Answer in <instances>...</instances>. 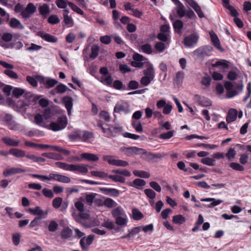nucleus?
<instances>
[{
    "label": "nucleus",
    "instance_id": "nucleus-45",
    "mask_svg": "<svg viewBox=\"0 0 251 251\" xmlns=\"http://www.w3.org/2000/svg\"><path fill=\"white\" fill-rule=\"evenodd\" d=\"M183 25L182 22L179 20H176L173 24V27L175 31L178 33L180 32L181 29L183 27Z\"/></svg>",
    "mask_w": 251,
    "mask_h": 251
},
{
    "label": "nucleus",
    "instance_id": "nucleus-29",
    "mask_svg": "<svg viewBox=\"0 0 251 251\" xmlns=\"http://www.w3.org/2000/svg\"><path fill=\"white\" fill-rule=\"evenodd\" d=\"M73 235V231L69 227L63 229L61 233V236L62 239H68Z\"/></svg>",
    "mask_w": 251,
    "mask_h": 251
},
{
    "label": "nucleus",
    "instance_id": "nucleus-52",
    "mask_svg": "<svg viewBox=\"0 0 251 251\" xmlns=\"http://www.w3.org/2000/svg\"><path fill=\"white\" fill-rule=\"evenodd\" d=\"M48 22L50 24L55 25L60 22V19L57 15H52L48 18Z\"/></svg>",
    "mask_w": 251,
    "mask_h": 251
},
{
    "label": "nucleus",
    "instance_id": "nucleus-27",
    "mask_svg": "<svg viewBox=\"0 0 251 251\" xmlns=\"http://www.w3.org/2000/svg\"><path fill=\"white\" fill-rule=\"evenodd\" d=\"M10 26L13 28H19L22 29L24 26L22 25L19 20L16 18H12L10 21Z\"/></svg>",
    "mask_w": 251,
    "mask_h": 251
},
{
    "label": "nucleus",
    "instance_id": "nucleus-20",
    "mask_svg": "<svg viewBox=\"0 0 251 251\" xmlns=\"http://www.w3.org/2000/svg\"><path fill=\"white\" fill-rule=\"evenodd\" d=\"M114 112L116 113L124 112L125 113L127 114L130 112V110L128 106L117 103L114 107Z\"/></svg>",
    "mask_w": 251,
    "mask_h": 251
},
{
    "label": "nucleus",
    "instance_id": "nucleus-31",
    "mask_svg": "<svg viewBox=\"0 0 251 251\" xmlns=\"http://www.w3.org/2000/svg\"><path fill=\"white\" fill-rule=\"evenodd\" d=\"M211 41L212 42L214 46L218 49L221 48L220 41L217 35L213 32H210Z\"/></svg>",
    "mask_w": 251,
    "mask_h": 251
},
{
    "label": "nucleus",
    "instance_id": "nucleus-61",
    "mask_svg": "<svg viewBox=\"0 0 251 251\" xmlns=\"http://www.w3.org/2000/svg\"><path fill=\"white\" fill-rule=\"evenodd\" d=\"M42 193L44 196L47 198L51 199L54 197V194L52 190L48 188H44L42 190Z\"/></svg>",
    "mask_w": 251,
    "mask_h": 251
},
{
    "label": "nucleus",
    "instance_id": "nucleus-3",
    "mask_svg": "<svg viewBox=\"0 0 251 251\" xmlns=\"http://www.w3.org/2000/svg\"><path fill=\"white\" fill-rule=\"evenodd\" d=\"M93 137V132L80 130H76L72 134L69 135V138L72 140H75L76 139H80L84 142Z\"/></svg>",
    "mask_w": 251,
    "mask_h": 251
},
{
    "label": "nucleus",
    "instance_id": "nucleus-22",
    "mask_svg": "<svg viewBox=\"0 0 251 251\" xmlns=\"http://www.w3.org/2000/svg\"><path fill=\"white\" fill-rule=\"evenodd\" d=\"M55 164L57 167L60 169L65 171H70L73 172L74 164H69L62 162H55Z\"/></svg>",
    "mask_w": 251,
    "mask_h": 251
},
{
    "label": "nucleus",
    "instance_id": "nucleus-35",
    "mask_svg": "<svg viewBox=\"0 0 251 251\" xmlns=\"http://www.w3.org/2000/svg\"><path fill=\"white\" fill-rule=\"evenodd\" d=\"M133 174L138 177L147 178L150 176V174L146 171L140 170H135L133 172Z\"/></svg>",
    "mask_w": 251,
    "mask_h": 251
},
{
    "label": "nucleus",
    "instance_id": "nucleus-59",
    "mask_svg": "<svg viewBox=\"0 0 251 251\" xmlns=\"http://www.w3.org/2000/svg\"><path fill=\"white\" fill-rule=\"evenodd\" d=\"M129 163L126 161L120 160V159H115L113 165L118 167H126L128 166Z\"/></svg>",
    "mask_w": 251,
    "mask_h": 251
},
{
    "label": "nucleus",
    "instance_id": "nucleus-28",
    "mask_svg": "<svg viewBox=\"0 0 251 251\" xmlns=\"http://www.w3.org/2000/svg\"><path fill=\"white\" fill-rule=\"evenodd\" d=\"M38 75H39L36 76L27 75L26 77V80L32 87H36L38 86L37 81H38V78L37 76Z\"/></svg>",
    "mask_w": 251,
    "mask_h": 251
},
{
    "label": "nucleus",
    "instance_id": "nucleus-26",
    "mask_svg": "<svg viewBox=\"0 0 251 251\" xmlns=\"http://www.w3.org/2000/svg\"><path fill=\"white\" fill-rule=\"evenodd\" d=\"M73 216L74 219L78 223L80 222V219L87 220L89 218V215L87 213L84 212V211L79 212L78 215L73 214Z\"/></svg>",
    "mask_w": 251,
    "mask_h": 251
},
{
    "label": "nucleus",
    "instance_id": "nucleus-10",
    "mask_svg": "<svg viewBox=\"0 0 251 251\" xmlns=\"http://www.w3.org/2000/svg\"><path fill=\"white\" fill-rule=\"evenodd\" d=\"M37 77L38 78V81L39 83L43 84L44 86L48 89L53 87L57 83V81L55 79H46L45 77L40 75H38Z\"/></svg>",
    "mask_w": 251,
    "mask_h": 251
},
{
    "label": "nucleus",
    "instance_id": "nucleus-21",
    "mask_svg": "<svg viewBox=\"0 0 251 251\" xmlns=\"http://www.w3.org/2000/svg\"><path fill=\"white\" fill-rule=\"evenodd\" d=\"M225 87L226 90V97L227 98H231L235 96H236L237 94V91H233L232 94H229L230 90L233 89V85L231 82L226 81L225 83Z\"/></svg>",
    "mask_w": 251,
    "mask_h": 251
},
{
    "label": "nucleus",
    "instance_id": "nucleus-18",
    "mask_svg": "<svg viewBox=\"0 0 251 251\" xmlns=\"http://www.w3.org/2000/svg\"><path fill=\"white\" fill-rule=\"evenodd\" d=\"M2 140L5 144L11 147H18L20 142L18 140H14L7 137H3Z\"/></svg>",
    "mask_w": 251,
    "mask_h": 251
},
{
    "label": "nucleus",
    "instance_id": "nucleus-44",
    "mask_svg": "<svg viewBox=\"0 0 251 251\" xmlns=\"http://www.w3.org/2000/svg\"><path fill=\"white\" fill-rule=\"evenodd\" d=\"M133 218L135 220H140L143 218L142 213L137 208H133L132 211Z\"/></svg>",
    "mask_w": 251,
    "mask_h": 251
},
{
    "label": "nucleus",
    "instance_id": "nucleus-42",
    "mask_svg": "<svg viewBox=\"0 0 251 251\" xmlns=\"http://www.w3.org/2000/svg\"><path fill=\"white\" fill-rule=\"evenodd\" d=\"M25 90L20 88H13L12 91V95L16 98H19L25 93Z\"/></svg>",
    "mask_w": 251,
    "mask_h": 251
},
{
    "label": "nucleus",
    "instance_id": "nucleus-62",
    "mask_svg": "<svg viewBox=\"0 0 251 251\" xmlns=\"http://www.w3.org/2000/svg\"><path fill=\"white\" fill-rule=\"evenodd\" d=\"M145 194L151 199H154L156 196V193L151 189H146L144 190Z\"/></svg>",
    "mask_w": 251,
    "mask_h": 251
},
{
    "label": "nucleus",
    "instance_id": "nucleus-40",
    "mask_svg": "<svg viewBox=\"0 0 251 251\" xmlns=\"http://www.w3.org/2000/svg\"><path fill=\"white\" fill-rule=\"evenodd\" d=\"M115 222L117 225L122 227L126 226V225L127 220V218H126V216H121L116 218V219H115Z\"/></svg>",
    "mask_w": 251,
    "mask_h": 251
},
{
    "label": "nucleus",
    "instance_id": "nucleus-16",
    "mask_svg": "<svg viewBox=\"0 0 251 251\" xmlns=\"http://www.w3.org/2000/svg\"><path fill=\"white\" fill-rule=\"evenodd\" d=\"M238 112L236 109H230L228 112L226 121L228 123L235 121L237 119Z\"/></svg>",
    "mask_w": 251,
    "mask_h": 251
},
{
    "label": "nucleus",
    "instance_id": "nucleus-11",
    "mask_svg": "<svg viewBox=\"0 0 251 251\" xmlns=\"http://www.w3.org/2000/svg\"><path fill=\"white\" fill-rule=\"evenodd\" d=\"M145 67V69L143 71L144 76H147L154 79L155 71L152 64L149 62H146Z\"/></svg>",
    "mask_w": 251,
    "mask_h": 251
},
{
    "label": "nucleus",
    "instance_id": "nucleus-17",
    "mask_svg": "<svg viewBox=\"0 0 251 251\" xmlns=\"http://www.w3.org/2000/svg\"><path fill=\"white\" fill-rule=\"evenodd\" d=\"M126 184L129 186L135 187L137 189H140L139 187H142L146 185V181L143 179L136 178L132 182H126Z\"/></svg>",
    "mask_w": 251,
    "mask_h": 251
},
{
    "label": "nucleus",
    "instance_id": "nucleus-2",
    "mask_svg": "<svg viewBox=\"0 0 251 251\" xmlns=\"http://www.w3.org/2000/svg\"><path fill=\"white\" fill-rule=\"evenodd\" d=\"M29 175L32 177L40 179L42 181L54 180L64 183H68L71 182L70 177L59 174L50 173L49 176L38 174H30Z\"/></svg>",
    "mask_w": 251,
    "mask_h": 251
},
{
    "label": "nucleus",
    "instance_id": "nucleus-4",
    "mask_svg": "<svg viewBox=\"0 0 251 251\" xmlns=\"http://www.w3.org/2000/svg\"><path fill=\"white\" fill-rule=\"evenodd\" d=\"M67 123L66 117H60L58 119L57 122H51L50 124V129L54 131L62 130L66 127Z\"/></svg>",
    "mask_w": 251,
    "mask_h": 251
},
{
    "label": "nucleus",
    "instance_id": "nucleus-41",
    "mask_svg": "<svg viewBox=\"0 0 251 251\" xmlns=\"http://www.w3.org/2000/svg\"><path fill=\"white\" fill-rule=\"evenodd\" d=\"M191 6L197 12L198 16L200 18H201L204 17V14H203L202 11L201 9V8L200 7V6L198 4V3L196 2H195L194 4H193Z\"/></svg>",
    "mask_w": 251,
    "mask_h": 251
},
{
    "label": "nucleus",
    "instance_id": "nucleus-34",
    "mask_svg": "<svg viewBox=\"0 0 251 251\" xmlns=\"http://www.w3.org/2000/svg\"><path fill=\"white\" fill-rule=\"evenodd\" d=\"M25 145L27 147H33V148H45L47 149L49 148L48 145L45 144H39L35 143L33 142L25 141Z\"/></svg>",
    "mask_w": 251,
    "mask_h": 251
},
{
    "label": "nucleus",
    "instance_id": "nucleus-14",
    "mask_svg": "<svg viewBox=\"0 0 251 251\" xmlns=\"http://www.w3.org/2000/svg\"><path fill=\"white\" fill-rule=\"evenodd\" d=\"M25 170L21 168L13 167L5 170L3 174L5 176L25 172Z\"/></svg>",
    "mask_w": 251,
    "mask_h": 251
},
{
    "label": "nucleus",
    "instance_id": "nucleus-7",
    "mask_svg": "<svg viewBox=\"0 0 251 251\" xmlns=\"http://www.w3.org/2000/svg\"><path fill=\"white\" fill-rule=\"evenodd\" d=\"M120 150L124 151L125 154L127 156H130L133 154L147 153V152L141 148L136 147H131L128 148L122 147Z\"/></svg>",
    "mask_w": 251,
    "mask_h": 251
},
{
    "label": "nucleus",
    "instance_id": "nucleus-33",
    "mask_svg": "<svg viewBox=\"0 0 251 251\" xmlns=\"http://www.w3.org/2000/svg\"><path fill=\"white\" fill-rule=\"evenodd\" d=\"M201 201H211L212 202L209 205V207H212L215 206L216 205H218L223 202V201L222 200H216L214 198L203 199L201 200Z\"/></svg>",
    "mask_w": 251,
    "mask_h": 251
},
{
    "label": "nucleus",
    "instance_id": "nucleus-54",
    "mask_svg": "<svg viewBox=\"0 0 251 251\" xmlns=\"http://www.w3.org/2000/svg\"><path fill=\"white\" fill-rule=\"evenodd\" d=\"M96 195L97 194L95 193H90L87 194L85 198L86 203L89 205H91Z\"/></svg>",
    "mask_w": 251,
    "mask_h": 251
},
{
    "label": "nucleus",
    "instance_id": "nucleus-9",
    "mask_svg": "<svg viewBox=\"0 0 251 251\" xmlns=\"http://www.w3.org/2000/svg\"><path fill=\"white\" fill-rule=\"evenodd\" d=\"M123 130V127L120 126H111L107 129L105 136L108 138L116 136Z\"/></svg>",
    "mask_w": 251,
    "mask_h": 251
},
{
    "label": "nucleus",
    "instance_id": "nucleus-57",
    "mask_svg": "<svg viewBox=\"0 0 251 251\" xmlns=\"http://www.w3.org/2000/svg\"><path fill=\"white\" fill-rule=\"evenodd\" d=\"M153 79L147 76H143L140 79V83L144 86H147L152 81Z\"/></svg>",
    "mask_w": 251,
    "mask_h": 251
},
{
    "label": "nucleus",
    "instance_id": "nucleus-23",
    "mask_svg": "<svg viewBox=\"0 0 251 251\" xmlns=\"http://www.w3.org/2000/svg\"><path fill=\"white\" fill-rule=\"evenodd\" d=\"M81 156L82 158L89 161H97L99 160V157L97 154L88 152L83 153Z\"/></svg>",
    "mask_w": 251,
    "mask_h": 251
},
{
    "label": "nucleus",
    "instance_id": "nucleus-13",
    "mask_svg": "<svg viewBox=\"0 0 251 251\" xmlns=\"http://www.w3.org/2000/svg\"><path fill=\"white\" fill-rule=\"evenodd\" d=\"M37 35L48 42L56 43L58 40L56 37L51 34L46 33L42 31L38 32Z\"/></svg>",
    "mask_w": 251,
    "mask_h": 251
},
{
    "label": "nucleus",
    "instance_id": "nucleus-48",
    "mask_svg": "<svg viewBox=\"0 0 251 251\" xmlns=\"http://www.w3.org/2000/svg\"><path fill=\"white\" fill-rule=\"evenodd\" d=\"M154 48L157 52H162L166 48L165 44L162 42H156L154 45Z\"/></svg>",
    "mask_w": 251,
    "mask_h": 251
},
{
    "label": "nucleus",
    "instance_id": "nucleus-36",
    "mask_svg": "<svg viewBox=\"0 0 251 251\" xmlns=\"http://www.w3.org/2000/svg\"><path fill=\"white\" fill-rule=\"evenodd\" d=\"M102 189L105 192V194L110 195L113 197H118L120 194V191L114 188H103Z\"/></svg>",
    "mask_w": 251,
    "mask_h": 251
},
{
    "label": "nucleus",
    "instance_id": "nucleus-56",
    "mask_svg": "<svg viewBox=\"0 0 251 251\" xmlns=\"http://www.w3.org/2000/svg\"><path fill=\"white\" fill-rule=\"evenodd\" d=\"M229 166L232 169L237 171H243L245 170L243 166L237 163L232 162L229 164Z\"/></svg>",
    "mask_w": 251,
    "mask_h": 251
},
{
    "label": "nucleus",
    "instance_id": "nucleus-19",
    "mask_svg": "<svg viewBox=\"0 0 251 251\" xmlns=\"http://www.w3.org/2000/svg\"><path fill=\"white\" fill-rule=\"evenodd\" d=\"M9 153L18 158H22L25 156V151L16 148L11 149L9 150Z\"/></svg>",
    "mask_w": 251,
    "mask_h": 251
},
{
    "label": "nucleus",
    "instance_id": "nucleus-46",
    "mask_svg": "<svg viewBox=\"0 0 251 251\" xmlns=\"http://www.w3.org/2000/svg\"><path fill=\"white\" fill-rule=\"evenodd\" d=\"M101 82L107 86H110L112 84L113 79L110 75L101 77Z\"/></svg>",
    "mask_w": 251,
    "mask_h": 251
},
{
    "label": "nucleus",
    "instance_id": "nucleus-43",
    "mask_svg": "<svg viewBox=\"0 0 251 251\" xmlns=\"http://www.w3.org/2000/svg\"><path fill=\"white\" fill-rule=\"evenodd\" d=\"M201 162L206 165L212 166L215 165V160L214 159L210 157H204L201 160Z\"/></svg>",
    "mask_w": 251,
    "mask_h": 251
},
{
    "label": "nucleus",
    "instance_id": "nucleus-6",
    "mask_svg": "<svg viewBox=\"0 0 251 251\" xmlns=\"http://www.w3.org/2000/svg\"><path fill=\"white\" fill-rule=\"evenodd\" d=\"M199 39V35L197 33H194L185 37L183 43L186 47L190 48L197 44Z\"/></svg>",
    "mask_w": 251,
    "mask_h": 251
},
{
    "label": "nucleus",
    "instance_id": "nucleus-64",
    "mask_svg": "<svg viewBox=\"0 0 251 251\" xmlns=\"http://www.w3.org/2000/svg\"><path fill=\"white\" fill-rule=\"evenodd\" d=\"M157 38L161 41L167 42L169 40V35L168 33H159L157 35Z\"/></svg>",
    "mask_w": 251,
    "mask_h": 251
},
{
    "label": "nucleus",
    "instance_id": "nucleus-32",
    "mask_svg": "<svg viewBox=\"0 0 251 251\" xmlns=\"http://www.w3.org/2000/svg\"><path fill=\"white\" fill-rule=\"evenodd\" d=\"M186 221L185 218L182 215L179 214L173 216V222L176 225H181Z\"/></svg>",
    "mask_w": 251,
    "mask_h": 251
},
{
    "label": "nucleus",
    "instance_id": "nucleus-38",
    "mask_svg": "<svg viewBox=\"0 0 251 251\" xmlns=\"http://www.w3.org/2000/svg\"><path fill=\"white\" fill-rule=\"evenodd\" d=\"M131 125L137 132H142L143 131V127L141 123L139 121L132 120Z\"/></svg>",
    "mask_w": 251,
    "mask_h": 251
},
{
    "label": "nucleus",
    "instance_id": "nucleus-37",
    "mask_svg": "<svg viewBox=\"0 0 251 251\" xmlns=\"http://www.w3.org/2000/svg\"><path fill=\"white\" fill-rule=\"evenodd\" d=\"M176 12L178 16L180 18H182L185 15L186 11L185 10V7L183 4L180 2L178 3Z\"/></svg>",
    "mask_w": 251,
    "mask_h": 251
},
{
    "label": "nucleus",
    "instance_id": "nucleus-49",
    "mask_svg": "<svg viewBox=\"0 0 251 251\" xmlns=\"http://www.w3.org/2000/svg\"><path fill=\"white\" fill-rule=\"evenodd\" d=\"M63 201V199L61 197H57L55 198L52 202V206L55 208L57 209L59 208Z\"/></svg>",
    "mask_w": 251,
    "mask_h": 251
},
{
    "label": "nucleus",
    "instance_id": "nucleus-8",
    "mask_svg": "<svg viewBox=\"0 0 251 251\" xmlns=\"http://www.w3.org/2000/svg\"><path fill=\"white\" fill-rule=\"evenodd\" d=\"M36 11V7L33 3L30 2L27 4L25 8H24V10L22 12V16L23 18H29Z\"/></svg>",
    "mask_w": 251,
    "mask_h": 251
},
{
    "label": "nucleus",
    "instance_id": "nucleus-5",
    "mask_svg": "<svg viewBox=\"0 0 251 251\" xmlns=\"http://www.w3.org/2000/svg\"><path fill=\"white\" fill-rule=\"evenodd\" d=\"M212 50V48L211 46H202L196 49L194 51L193 54L199 59H203L206 56H209L210 53Z\"/></svg>",
    "mask_w": 251,
    "mask_h": 251
},
{
    "label": "nucleus",
    "instance_id": "nucleus-30",
    "mask_svg": "<svg viewBox=\"0 0 251 251\" xmlns=\"http://www.w3.org/2000/svg\"><path fill=\"white\" fill-rule=\"evenodd\" d=\"M228 62L226 60H222L216 62L212 64L213 67H219L223 70L227 69L228 68Z\"/></svg>",
    "mask_w": 251,
    "mask_h": 251
},
{
    "label": "nucleus",
    "instance_id": "nucleus-55",
    "mask_svg": "<svg viewBox=\"0 0 251 251\" xmlns=\"http://www.w3.org/2000/svg\"><path fill=\"white\" fill-rule=\"evenodd\" d=\"M58 225L54 220L51 221L48 226V230L50 232H55L58 228Z\"/></svg>",
    "mask_w": 251,
    "mask_h": 251
},
{
    "label": "nucleus",
    "instance_id": "nucleus-12",
    "mask_svg": "<svg viewBox=\"0 0 251 251\" xmlns=\"http://www.w3.org/2000/svg\"><path fill=\"white\" fill-rule=\"evenodd\" d=\"M30 213L34 215H38L40 218L45 219L48 215V211L44 212L40 206H36L34 208H30L28 209Z\"/></svg>",
    "mask_w": 251,
    "mask_h": 251
},
{
    "label": "nucleus",
    "instance_id": "nucleus-51",
    "mask_svg": "<svg viewBox=\"0 0 251 251\" xmlns=\"http://www.w3.org/2000/svg\"><path fill=\"white\" fill-rule=\"evenodd\" d=\"M174 132V130H171L167 132L162 133L159 135V138L162 139H169L173 136Z\"/></svg>",
    "mask_w": 251,
    "mask_h": 251
},
{
    "label": "nucleus",
    "instance_id": "nucleus-1",
    "mask_svg": "<svg viewBox=\"0 0 251 251\" xmlns=\"http://www.w3.org/2000/svg\"><path fill=\"white\" fill-rule=\"evenodd\" d=\"M112 173L116 174L115 175H108V174L102 171H93L90 172L93 176L98 177L100 178L105 179L107 177L111 179L115 182L124 183L126 182V178L124 176L129 177L131 176V173L126 169H115L112 171Z\"/></svg>",
    "mask_w": 251,
    "mask_h": 251
},
{
    "label": "nucleus",
    "instance_id": "nucleus-58",
    "mask_svg": "<svg viewBox=\"0 0 251 251\" xmlns=\"http://www.w3.org/2000/svg\"><path fill=\"white\" fill-rule=\"evenodd\" d=\"M35 123L40 126H43L44 124L43 122V116L40 114H36L34 117Z\"/></svg>",
    "mask_w": 251,
    "mask_h": 251
},
{
    "label": "nucleus",
    "instance_id": "nucleus-60",
    "mask_svg": "<svg viewBox=\"0 0 251 251\" xmlns=\"http://www.w3.org/2000/svg\"><path fill=\"white\" fill-rule=\"evenodd\" d=\"M67 89L68 87L62 83H60L58 85L55 89L56 93H64L67 91Z\"/></svg>",
    "mask_w": 251,
    "mask_h": 251
},
{
    "label": "nucleus",
    "instance_id": "nucleus-15",
    "mask_svg": "<svg viewBox=\"0 0 251 251\" xmlns=\"http://www.w3.org/2000/svg\"><path fill=\"white\" fill-rule=\"evenodd\" d=\"M63 102L67 110L68 114L69 116L71 115V110L73 107V100L70 97H64L63 98Z\"/></svg>",
    "mask_w": 251,
    "mask_h": 251
},
{
    "label": "nucleus",
    "instance_id": "nucleus-53",
    "mask_svg": "<svg viewBox=\"0 0 251 251\" xmlns=\"http://www.w3.org/2000/svg\"><path fill=\"white\" fill-rule=\"evenodd\" d=\"M64 18V22L65 25H68L69 27H72L74 25V20L69 15H64L63 16Z\"/></svg>",
    "mask_w": 251,
    "mask_h": 251
},
{
    "label": "nucleus",
    "instance_id": "nucleus-25",
    "mask_svg": "<svg viewBox=\"0 0 251 251\" xmlns=\"http://www.w3.org/2000/svg\"><path fill=\"white\" fill-rule=\"evenodd\" d=\"M77 171L82 174H86L88 172L87 166L82 164H74L73 172Z\"/></svg>",
    "mask_w": 251,
    "mask_h": 251
},
{
    "label": "nucleus",
    "instance_id": "nucleus-47",
    "mask_svg": "<svg viewBox=\"0 0 251 251\" xmlns=\"http://www.w3.org/2000/svg\"><path fill=\"white\" fill-rule=\"evenodd\" d=\"M68 5L72 8V9L77 13V14H79L81 15H83L84 14V12L79 8L77 6L74 4L72 2H68Z\"/></svg>",
    "mask_w": 251,
    "mask_h": 251
},
{
    "label": "nucleus",
    "instance_id": "nucleus-50",
    "mask_svg": "<svg viewBox=\"0 0 251 251\" xmlns=\"http://www.w3.org/2000/svg\"><path fill=\"white\" fill-rule=\"evenodd\" d=\"M142 51L147 54H151L152 52V49L149 44H146L141 47Z\"/></svg>",
    "mask_w": 251,
    "mask_h": 251
},
{
    "label": "nucleus",
    "instance_id": "nucleus-39",
    "mask_svg": "<svg viewBox=\"0 0 251 251\" xmlns=\"http://www.w3.org/2000/svg\"><path fill=\"white\" fill-rule=\"evenodd\" d=\"M100 48L98 45H93L91 47V53L90 57L92 59L96 58L99 54Z\"/></svg>",
    "mask_w": 251,
    "mask_h": 251
},
{
    "label": "nucleus",
    "instance_id": "nucleus-63",
    "mask_svg": "<svg viewBox=\"0 0 251 251\" xmlns=\"http://www.w3.org/2000/svg\"><path fill=\"white\" fill-rule=\"evenodd\" d=\"M123 211L121 208L117 207L114 209L112 211V215L115 219L122 215Z\"/></svg>",
    "mask_w": 251,
    "mask_h": 251
},
{
    "label": "nucleus",
    "instance_id": "nucleus-24",
    "mask_svg": "<svg viewBox=\"0 0 251 251\" xmlns=\"http://www.w3.org/2000/svg\"><path fill=\"white\" fill-rule=\"evenodd\" d=\"M40 14L46 17L50 12V6L46 3H44L38 8Z\"/></svg>",
    "mask_w": 251,
    "mask_h": 251
}]
</instances>
